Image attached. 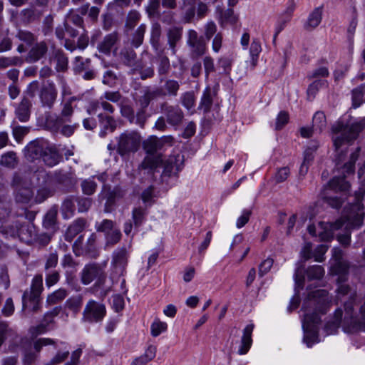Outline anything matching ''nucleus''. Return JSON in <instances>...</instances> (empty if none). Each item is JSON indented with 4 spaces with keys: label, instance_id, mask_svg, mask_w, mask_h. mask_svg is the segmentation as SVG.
Here are the masks:
<instances>
[{
    "label": "nucleus",
    "instance_id": "49530a36",
    "mask_svg": "<svg viewBox=\"0 0 365 365\" xmlns=\"http://www.w3.org/2000/svg\"><path fill=\"white\" fill-rule=\"evenodd\" d=\"M145 210L142 207H135L132 211V219L135 228H138L144 222Z\"/></svg>",
    "mask_w": 365,
    "mask_h": 365
},
{
    "label": "nucleus",
    "instance_id": "37998d69",
    "mask_svg": "<svg viewBox=\"0 0 365 365\" xmlns=\"http://www.w3.org/2000/svg\"><path fill=\"white\" fill-rule=\"evenodd\" d=\"M17 158L14 152H8L1 156L0 163L1 165L14 168L17 165Z\"/></svg>",
    "mask_w": 365,
    "mask_h": 365
},
{
    "label": "nucleus",
    "instance_id": "39448f33",
    "mask_svg": "<svg viewBox=\"0 0 365 365\" xmlns=\"http://www.w3.org/2000/svg\"><path fill=\"white\" fill-rule=\"evenodd\" d=\"M331 304V301L328 292L324 289H317L308 294L303 308L306 312L313 310L314 314H325Z\"/></svg>",
    "mask_w": 365,
    "mask_h": 365
},
{
    "label": "nucleus",
    "instance_id": "0e129e2a",
    "mask_svg": "<svg viewBox=\"0 0 365 365\" xmlns=\"http://www.w3.org/2000/svg\"><path fill=\"white\" fill-rule=\"evenodd\" d=\"M273 259L267 258L262 261L259 265V275L263 277L272 268L273 265Z\"/></svg>",
    "mask_w": 365,
    "mask_h": 365
},
{
    "label": "nucleus",
    "instance_id": "c9c22d12",
    "mask_svg": "<svg viewBox=\"0 0 365 365\" xmlns=\"http://www.w3.org/2000/svg\"><path fill=\"white\" fill-rule=\"evenodd\" d=\"M181 36L182 30L177 27L170 28L168 31V44L173 54L175 53V46L177 42L180 39Z\"/></svg>",
    "mask_w": 365,
    "mask_h": 365
},
{
    "label": "nucleus",
    "instance_id": "9d476101",
    "mask_svg": "<svg viewBox=\"0 0 365 365\" xmlns=\"http://www.w3.org/2000/svg\"><path fill=\"white\" fill-rule=\"evenodd\" d=\"M106 314L103 304L91 299L86 304L83 312V320L87 322H98L103 320Z\"/></svg>",
    "mask_w": 365,
    "mask_h": 365
},
{
    "label": "nucleus",
    "instance_id": "1a4fd4ad",
    "mask_svg": "<svg viewBox=\"0 0 365 365\" xmlns=\"http://www.w3.org/2000/svg\"><path fill=\"white\" fill-rule=\"evenodd\" d=\"M141 137L137 132L125 131L122 133L118 141V152L122 155L135 153L140 148Z\"/></svg>",
    "mask_w": 365,
    "mask_h": 365
},
{
    "label": "nucleus",
    "instance_id": "bf43d9fd",
    "mask_svg": "<svg viewBox=\"0 0 365 365\" xmlns=\"http://www.w3.org/2000/svg\"><path fill=\"white\" fill-rule=\"evenodd\" d=\"M160 3V0H148L145 9L149 16H153L158 14Z\"/></svg>",
    "mask_w": 365,
    "mask_h": 365
},
{
    "label": "nucleus",
    "instance_id": "6ab92c4d",
    "mask_svg": "<svg viewBox=\"0 0 365 365\" xmlns=\"http://www.w3.org/2000/svg\"><path fill=\"white\" fill-rule=\"evenodd\" d=\"M43 290V277L41 275H36L34 277L31 285V290L29 293L25 292L22 296L23 307L27 305V297H30L32 300H36L39 298Z\"/></svg>",
    "mask_w": 365,
    "mask_h": 365
},
{
    "label": "nucleus",
    "instance_id": "e433bc0d",
    "mask_svg": "<svg viewBox=\"0 0 365 365\" xmlns=\"http://www.w3.org/2000/svg\"><path fill=\"white\" fill-rule=\"evenodd\" d=\"M327 86L328 83L326 80L318 79L312 83L307 91L309 100H312L321 88L327 87Z\"/></svg>",
    "mask_w": 365,
    "mask_h": 365
},
{
    "label": "nucleus",
    "instance_id": "412c9836",
    "mask_svg": "<svg viewBox=\"0 0 365 365\" xmlns=\"http://www.w3.org/2000/svg\"><path fill=\"white\" fill-rule=\"evenodd\" d=\"M262 51V46L259 41L254 38L251 43L249 54L250 58L246 61V68L253 71L258 63L259 56Z\"/></svg>",
    "mask_w": 365,
    "mask_h": 365
},
{
    "label": "nucleus",
    "instance_id": "5701e85b",
    "mask_svg": "<svg viewBox=\"0 0 365 365\" xmlns=\"http://www.w3.org/2000/svg\"><path fill=\"white\" fill-rule=\"evenodd\" d=\"M128 254L125 248L116 250L113 254L112 264L115 272L122 274L127 264Z\"/></svg>",
    "mask_w": 365,
    "mask_h": 365
},
{
    "label": "nucleus",
    "instance_id": "20e7f679",
    "mask_svg": "<svg viewBox=\"0 0 365 365\" xmlns=\"http://www.w3.org/2000/svg\"><path fill=\"white\" fill-rule=\"evenodd\" d=\"M163 84L159 88L152 90H148L144 95L141 96L139 101L143 108L148 106L150 103L157 99L158 97H175L180 90V83L173 79H165L160 81Z\"/></svg>",
    "mask_w": 365,
    "mask_h": 365
},
{
    "label": "nucleus",
    "instance_id": "8fccbe9b",
    "mask_svg": "<svg viewBox=\"0 0 365 365\" xmlns=\"http://www.w3.org/2000/svg\"><path fill=\"white\" fill-rule=\"evenodd\" d=\"M54 60L56 61V68L58 71H63L67 68L68 58L62 51H56Z\"/></svg>",
    "mask_w": 365,
    "mask_h": 365
},
{
    "label": "nucleus",
    "instance_id": "423d86ee",
    "mask_svg": "<svg viewBox=\"0 0 365 365\" xmlns=\"http://www.w3.org/2000/svg\"><path fill=\"white\" fill-rule=\"evenodd\" d=\"M76 101L78 98L75 96L66 100L60 116L51 113H46L45 126L53 130H58L66 122H70V118L73 112V103Z\"/></svg>",
    "mask_w": 365,
    "mask_h": 365
},
{
    "label": "nucleus",
    "instance_id": "a19ab883",
    "mask_svg": "<svg viewBox=\"0 0 365 365\" xmlns=\"http://www.w3.org/2000/svg\"><path fill=\"white\" fill-rule=\"evenodd\" d=\"M312 123L313 128L316 130L318 129L320 132L322 131L327 125L326 116L324 112L317 111L313 116Z\"/></svg>",
    "mask_w": 365,
    "mask_h": 365
},
{
    "label": "nucleus",
    "instance_id": "72a5a7b5",
    "mask_svg": "<svg viewBox=\"0 0 365 365\" xmlns=\"http://www.w3.org/2000/svg\"><path fill=\"white\" fill-rule=\"evenodd\" d=\"M59 346L58 351L56 354L47 363V365H58L64 361L69 355V351L66 348L63 347L65 346V343L60 341L57 343Z\"/></svg>",
    "mask_w": 365,
    "mask_h": 365
},
{
    "label": "nucleus",
    "instance_id": "a18cd8bd",
    "mask_svg": "<svg viewBox=\"0 0 365 365\" xmlns=\"http://www.w3.org/2000/svg\"><path fill=\"white\" fill-rule=\"evenodd\" d=\"M182 105L187 109L190 110L195 107V97L192 91L185 92L180 96Z\"/></svg>",
    "mask_w": 365,
    "mask_h": 365
},
{
    "label": "nucleus",
    "instance_id": "a211bd4d",
    "mask_svg": "<svg viewBox=\"0 0 365 365\" xmlns=\"http://www.w3.org/2000/svg\"><path fill=\"white\" fill-rule=\"evenodd\" d=\"M323 6L314 9L307 19L303 21L302 28L304 31L311 32L317 29L322 21Z\"/></svg>",
    "mask_w": 365,
    "mask_h": 365
},
{
    "label": "nucleus",
    "instance_id": "58836bf2",
    "mask_svg": "<svg viewBox=\"0 0 365 365\" xmlns=\"http://www.w3.org/2000/svg\"><path fill=\"white\" fill-rule=\"evenodd\" d=\"M68 295V292L65 289H59L47 297L46 302L48 304H55L63 301Z\"/></svg>",
    "mask_w": 365,
    "mask_h": 365
},
{
    "label": "nucleus",
    "instance_id": "f3484780",
    "mask_svg": "<svg viewBox=\"0 0 365 365\" xmlns=\"http://www.w3.org/2000/svg\"><path fill=\"white\" fill-rule=\"evenodd\" d=\"M163 114L166 122L174 128L179 127L184 119L183 112L178 106L165 105L163 108Z\"/></svg>",
    "mask_w": 365,
    "mask_h": 365
},
{
    "label": "nucleus",
    "instance_id": "f03ea898",
    "mask_svg": "<svg viewBox=\"0 0 365 365\" xmlns=\"http://www.w3.org/2000/svg\"><path fill=\"white\" fill-rule=\"evenodd\" d=\"M172 141L173 138L170 136L162 138L151 136L143 143L147 155L139 166V172L142 178L146 177L148 181L154 180L155 173L163 163L162 156L157 154V151L160 150L165 143H171Z\"/></svg>",
    "mask_w": 365,
    "mask_h": 365
},
{
    "label": "nucleus",
    "instance_id": "774afa93",
    "mask_svg": "<svg viewBox=\"0 0 365 365\" xmlns=\"http://www.w3.org/2000/svg\"><path fill=\"white\" fill-rule=\"evenodd\" d=\"M289 121V115L284 111H281L276 119L275 129L281 130Z\"/></svg>",
    "mask_w": 365,
    "mask_h": 365
},
{
    "label": "nucleus",
    "instance_id": "69168bd1",
    "mask_svg": "<svg viewBox=\"0 0 365 365\" xmlns=\"http://www.w3.org/2000/svg\"><path fill=\"white\" fill-rule=\"evenodd\" d=\"M329 247L326 245H319L314 250V258L317 262H323L324 259V255L328 250Z\"/></svg>",
    "mask_w": 365,
    "mask_h": 365
},
{
    "label": "nucleus",
    "instance_id": "f257e3e1",
    "mask_svg": "<svg viewBox=\"0 0 365 365\" xmlns=\"http://www.w3.org/2000/svg\"><path fill=\"white\" fill-rule=\"evenodd\" d=\"M365 194V190L360 188L355 192L354 202L345 207L341 218L334 222H319V237L322 241H330L334 237V232L339 230L344 225L345 232L344 234L337 235L336 237L341 245L348 247L351 242V228H359L363 224L364 205L362 200Z\"/></svg>",
    "mask_w": 365,
    "mask_h": 365
},
{
    "label": "nucleus",
    "instance_id": "c03bdc74",
    "mask_svg": "<svg viewBox=\"0 0 365 365\" xmlns=\"http://www.w3.org/2000/svg\"><path fill=\"white\" fill-rule=\"evenodd\" d=\"M85 226V222L83 220L75 221L71 225L66 232V238H73L80 232H81Z\"/></svg>",
    "mask_w": 365,
    "mask_h": 365
},
{
    "label": "nucleus",
    "instance_id": "dca6fc26",
    "mask_svg": "<svg viewBox=\"0 0 365 365\" xmlns=\"http://www.w3.org/2000/svg\"><path fill=\"white\" fill-rule=\"evenodd\" d=\"M13 185L16 187V200L17 202L26 203L32 198L34 192L31 186H24L20 175H15L14 176Z\"/></svg>",
    "mask_w": 365,
    "mask_h": 365
},
{
    "label": "nucleus",
    "instance_id": "de8ad7c7",
    "mask_svg": "<svg viewBox=\"0 0 365 365\" xmlns=\"http://www.w3.org/2000/svg\"><path fill=\"white\" fill-rule=\"evenodd\" d=\"M53 345L55 348H59L57 342L50 338H40L34 343V347L37 353H39L43 346Z\"/></svg>",
    "mask_w": 365,
    "mask_h": 365
},
{
    "label": "nucleus",
    "instance_id": "6e6d98bb",
    "mask_svg": "<svg viewBox=\"0 0 365 365\" xmlns=\"http://www.w3.org/2000/svg\"><path fill=\"white\" fill-rule=\"evenodd\" d=\"M96 228L97 231L103 232L106 235L108 232H110L115 228L114 222L110 220H103L101 222H96Z\"/></svg>",
    "mask_w": 365,
    "mask_h": 365
},
{
    "label": "nucleus",
    "instance_id": "603ef678",
    "mask_svg": "<svg viewBox=\"0 0 365 365\" xmlns=\"http://www.w3.org/2000/svg\"><path fill=\"white\" fill-rule=\"evenodd\" d=\"M16 38L24 42L26 45L31 46L36 41V37L28 31L20 30L16 34Z\"/></svg>",
    "mask_w": 365,
    "mask_h": 365
},
{
    "label": "nucleus",
    "instance_id": "2eb2a0df",
    "mask_svg": "<svg viewBox=\"0 0 365 365\" xmlns=\"http://www.w3.org/2000/svg\"><path fill=\"white\" fill-rule=\"evenodd\" d=\"M185 6V19L190 21L195 16L197 9V16L202 17L207 11V5L200 0H184Z\"/></svg>",
    "mask_w": 365,
    "mask_h": 365
},
{
    "label": "nucleus",
    "instance_id": "393cba45",
    "mask_svg": "<svg viewBox=\"0 0 365 365\" xmlns=\"http://www.w3.org/2000/svg\"><path fill=\"white\" fill-rule=\"evenodd\" d=\"M216 19L222 27L227 24H235L237 21V17L232 9H224L220 7L216 9Z\"/></svg>",
    "mask_w": 365,
    "mask_h": 365
},
{
    "label": "nucleus",
    "instance_id": "4c0bfd02",
    "mask_svg": "<svg viewBox=\"0 0 365 365\" xmlns=\"http://www.w3.org/2000/svg\"><path fill=\"white\" fill-rule=\"evenodd\" d=\"M353 106L357 108L365 101V83L352 91Z\"/></svg>",
    "mask_w": 365,
    "mask_h": 365
},
{
    "label": "nucleus",
    "instance_id": "9b49d317",
    "mask_svg": "<svg viewBox=\"0 0 365 365\" xmlns=\"http://www.w3.org/2000/svg\"><path fill=\"white\" fill-rule=\"evenodd\" d=\"M318 318L317 315L310 316L306 314L304 319L302 322V328L304 330V342L307 346H312L317 341L318 334Z\"/></svg>",
    "mask_w": 365,
    "mask_h": 365
},
{
    "label": "nucleus",
    "instance_id": "473e14b6",
    "mask_svg": "<svg viewBox=\"0 0 365 365\" xmlns=\"http://www.w3.org/2000/svg\"><path fill=\"white\" fill-rule=\"evenodd\" d=\"M180 160L177 159L175 156H170L166 160H163V174L167 176H170L173 173L180 170L178 162Z\"/></svg>",
    "mask_w": 365,
    "mask_h": 365
},
{
    "label": "nucleus",
    "instance_id": "b1692460",
    "mask_svg": "<svg viewBox=\"0 0 365 365\" xmlns=\"http://www.w3.org/2000/svg\"><path fill=\"white\" fill-rule=\"evenodd\" d=\"M325 271L321 265H313L309 267L306 271L303 279L298 276V289L304 286V280L306 277L309 281L319 280L323 278Z\"/></svg>",
    "mask_w": 365,
    "mask_h": 365
},
{
    "label": "nucleus",
    "instance_id": "ddd939ff",
    "mask_svg": "<svg viewBox=\"0 0 365 365\" xmlns=\"http://www.w3.org/2000/svg\"><path fill=\"white\" fill-rule=\"evenodd\" d=\"M48 142L38 139L29 143L26 147L25 156L31 160L41 159L45 149H48Z\"/></svg>",
    "mask_w": 365,
    "mask_h": 365
},
{
    "label": "nucleus",
    "instance_id": "864d4df0",
    "mask_svg": "<svg viewBox=\"0 0 365 365\" xmlns=\"http://www.w3.org/2000/svg\"><path fill=\"white\" fill-rule=\"evenodd\" d=\"M168 325L165 322L155 319L151 324V334L153 336H158L166 331Z\"/></svg>",
    "mask_w": 365,
    "mask_h": 365
},
{
    "label": "nucleus",
    "instance_id": "f704fd0d",
    "mask_svg": "<svg viewBox=\"0 0 365 365\" xmlns=\"http://www.w3.org/2000/svg\"><path fill=\"white\" fill-rule=\"evenodd\" d=\"M317 148V145H314L312 147H308L304 152V160L300 166L299 173L304 175L308 171L309 163L314 158V153Z\"/></svg>",
    "mask_w": 365,
    "mask_h": 365
},
{
    "label": "nucleus",
    "instance_id": "ea45409f",
    "mask_svg": "<svg viewBox=\"0 0 365 365\" xmlns=\"http://www.w3.org/2000/svg\"><path fill=\"white\" fill-rule=\"evenodd\" d=\"M22 63L21 58L19 56H1L0 57V69L21 65Z\"/></svg>",
    "mask_w": 365,
    "mask_h": 365
},
{
    "label": "nucleus",
    "instance_id": "7c9ffc66",
    "mask_svg": "<svg viewBox=\"0 0 365 365\" xmlns=\"http://www.w3.org/2000/svg\"><path fill=\"white\" fill-rule=\"evenodd\" d=\"M118 40V36L115 33L106 35L103 40L98 45V49L103 53H109Z\"/></svg>",
    "mask_w": 365,
    "mask_h": 365
},
{
    "label": "nucleus",
    "instance_id": "4be33fe9",
    "mask_svg": "<svg viewBox=\"0 0 365 365\" xmlns=\"http://www.w3.org/2000/svg\"><path fill=\"white\" fill-rule=\"evenodd\" d=\"M187 44L192 52L197 55H202L205 48V43L202 37H200L195 30H189L187 32Z\"/></svg>",
    "mask_w": 365,
    "mask_h": 365
},
{
    "label": "nucleus",
    "instance_id": "680f3d73",
    "mask_svg": "<svg viewBox=\"0 0 365 365\" xmlns=\"http://www.w3.org/2000/svg\"><path fill=\"white\" fill-rule=\"evenodd\" d=\"M314 252L312 250V244L311 242L304 243L300 252L302 259L304 261L309 260L314 257Z\"/></svg>",
    "mask_w": 365,
    "mask_h": 365
},
{
    "label": "nucleus",
    "instance_id": "7ed1b4c3",
    "mask_svg": "<svg viewBox=\"0 0 365 365\" xmlns=\"http://www.w3.org/2000/svg\"><path fill=\"white\" fill-rule=\"evenodd\" d=\"M365 128V117L351 125H347L341 120L336 122L332 126L334 145L338 150L343 145L349 144L358 137L359 133Z\"/></svg>",
    "mask_w": 365,
    "mask_h": 365
},
{
    "label": "nucleus",
    "instance_id": "4d7b16f0",
    "mask_svg": "<svg viewBox=\"0 0 365 365\" xmlns=\"http://www.w3.org/2000/svg\"><path fill=\"white\" fill-rule=\"evenodd\" d=\"M82 303V298L81 296H76L69 298L66 302V307L73 310V312H78Z\"/></svg>",
    "mask_w": 365,
    "mask_h": 365
},
{
    "label": "nucleus",
    "instance_id": "5fc2aeb1",
    "mask_svg": "<svg viewBox=\"0 0 365 365\" xmlns=\"http://www.w3.org/2000/svg\"><path fill=\"white\" fill-rule=\"evenodd\" d=\"M140 19V14L138 11L135 10L130 11L127 16L125 26L129 29H132L139 21Z\"/></svg>",
    "mask_w": 365,
    "mask_h": 365
},
{
    "label": "nucleus",
    "instance_id": "e2e57ef3",
    "mask_svg": "<svg viewBox=\"0 0 365 365\" xmlns=\"http://www.w3.org/2000/svg\"><path fill=\"white\" fill-rule=\"evenodd\" d=\"M251 214L252 211L250 210H243L241 215L237 219V227L242 228V227H244L248 222Z\"/></svg>",
    "mask_w": 365,
    "mask_h": 365
},
{
    "label": "nucleus",
    "instance_id": "6e6552de",
    "mask_svg": "<svg viewBox=\"0 0 365 365\" xmlns=\"http://www.w3.org/2000/svg\"><path fill=\"white\" fill-rule=\"evenodd\" d=\"M34 235V227L29 225H16L15 227L4 225L2 230H0V242L4 239L18 237L21 241L29 243Z\"/></svg>",
    "mask_w": 365,
    "mask_h": 365
},
{
    "label": "nucleus",
    "instance_id": "3c124183",
    "mask_svg": "<svg viewBox=\"0 0 365 365\" xmlns=\"http://www.w3.org/2000/svg\"><path fill=\"white\" fill-rule=\"evenodd\" d=\"M146 26L145 24H141L136 30L134 34L132 43L135 47H139L143 41L144 38V34L145 33Z\"/></svg>",
    "mask_w": 365,
    "mask_h": 365
},
{
    "label": "nucleus",
    "instance_id": "4468645a",
    "mask_svg": "<svg viewBox=\"0 0 365 365\" xmlns=\"http://www.w3.org/2000/svg\"><path fill=\"white\" fill-rule=\"evenodd\" d=\"M58 95V91L53 82L47 81L40 91L39 98L41 104L44 107L51 108L54 104Z\"/></svg>",
    "mask_w": 365,
    "mask_h": 365
},
{
    "label": "nucleus",
    "instance_id": "13d9d810",
    "mask_svg": "<svg viewBox=\"0 0 365 365\" xmlns=\"http://www.w3.org/2000/svg\"><path fill=\"white\" fill-rule=\"evenodd\" d=\"M155 197L153 185L148 186L141 194V199L145 204L151 205Z\"/></svg>",
    "mask_w": 365,
    "mask_h": 365
},
{
    "label": "nucleus",
    "instance_id": "052dcab7",
    "mask_svg": "<svg viewBox=\"0 0 365 365\" xmlns=\"http://www.w3.org/2000/svg\"><path fill=\"white\" fill-rule=\"evenodd\" d=\"M21 15L24 21H31L37 18L39 14L34 8L30 7L23 9L21 12Z\"/></svg>",
    "mask_w": 365,
    "mask_h": 365
},
{
    "label": "nucleus",
    "instance_id": "c756f323",
    "mask_svg": "<svg viewBox=\"0 0 365 365\" xmlns=\"http://www.w3.org/2000/svg\"><path fill=\"white\" fill-rule=\"evenodd\" d=\"M31 106V101L29 98L24 97L22 99L15 111L16 115L20 121L26 122L29 119Z\"/></svg>",
    "mask_w": 365,
    "mask_h": 365
},
{
    "label": "nucleus",
    "instance_id": "2f4dec72",
    "mask_svg": "<svg viewBox=\"0 0 365 365\" xmlns=\"http://www.w3.org/2000/svg\"><path fill=\"white\" fill-rule=\"evenodd\" d=\"M342 314L343 312L341 309H337L335 311L334 319L328 322L324 327V331L327 335L336 333L341 322Z\"/></svg>",
    "mask_w": 365,
    "mask_h": 365
},
{
    "label": "nucleus",
    "instance_id": "f8f14e48",
    "mask_svg": "<svg viewBox=\"0 0 365 365\" xmlns=\"http://www.w3.org/2000/svg\"><path fill=\"white\" fill-rule=\"evenodd\" d=\"M355 165L353 163L348 162L344 165L343 176H335L328 183V186L331 190L335 191L346 192L350 187V185L348 181L345 180V173L346 174L354 173Z\"/></svg>",
    "mask_w": 365,
    "mask_h": 365
},
{
    "label": "nucleus",
    "instance_id": "0eeeda50",
    "mask_svg": "<svg viewBox=\"0 0 365 365\" xmlns=\"http://www.w3.org/2000/svg\"><path fill=\"white\" fill-rule=\"evenodd\" d=\"M34 180L38 187L36 200L41 202L53 192V179L45 170H37L33 174L31 185L35 184Z\"/></svg>",
    "mask_w": 365,
    "mask_h": 365
},
{
    "label": "nucleus",
    "instance_id": "a878e982",
    "mask_svg": "<svg viewBox=\"0 0 365 365\" xmlns=\"http://www.w3.org/2000/svg\"><path fill=\"white\" fill-rule=\"evenodd\" d=\"M101 273L99 267L95 264L86 265L81 272V282L83 284H89Z\"/></svg>",
    "mask_w": 365,
    "mask_h": 365
},
{
    "label": "nucleus",
    "instance_id": "cd10ccee",
    "mask_svg": "<svg viewBox=\"0 0 365 365\" xmlns=\"http://www.w3.org/2000/svg\"><path fill=\"white\" fill-rule=\"evenodd\" d=\"M48 47L45 42L36 43L29 51L26 61L28 63H34L41 59L47 52Z\"/></svg>",
    "mask_w": 365,
    "mask_h": 365
},
{
    "label": "nucleus",
    "instance_id": "c85d7f7f",
    "mask_svg": "<svg viewBox=\"0 0 365 365\" xmlns=\"http://www.w3.org/2000/svg\"><path fill=\"white\" fill-rule=\"evenodd\" d=\"M349 265L345 261L333 262L331 266V273L338 275L337 282H344L349 272Z\"/></svg>",
    "mask_w": 365,
    "mask_h": 365
},
{
    "label": "nucleus",
    "instance_id": "bb28decb",
    "mask_svg": "<svg viewBox=\"0 0 365 365\" xmlns=\"http://www.w3.org/2000/svg\"><path fill=\"white\" fill-rule=\"evenodd\" d=\"M254 329V324H247L243 330V335L241 339V344L237 351V353L240 355L246 354L250 350L252 344V334Z\"/></svg>",
    "mask_w": 365,
    "mask_h": 365
},
{
    "label": "nucleus",
    "instance_id": "338daca9",
    "mask_svg": "<svg viewBox=\"0 0 365 365\" xmlns=\"http://www.w3.org/2000/svg\"><path fill=\"white\" fill-rule=\"evenodd\" d=\"M99 120L104 128H110V131H113L116 126L115 121L110 116H106L103 114L98 115Z\"/></svg>",
    "mask_w": 365,
    "mask_h": 365
},
{
    "label": "nucleus",
    "instance_id": "09e8293b",
    "mask_svg": "<svg viewBox=\"0 0 365 365\" xmlns=\"http://www.w3.org/2000/svg\"><path fill=\"white\" fill-rule=\"evenodd\" d=\"M94 177L84 180L81 182L83 192L87 195H93L96 189L97 184L93 180Z\"/></svg>",
    "mask_w": 365,
    "mask_h": 365
},
{
    "label": "nucleus",
    "instance_id": "79ce46f5",
    "mask_svg": "<svg viewBox=\"0 0 365 365\" xmlns=\"http://www.w3.org/2000/svg\"><path fill=\"white\" fill-rule=\"evenodd\" d=\"M61 212L64 218H71L75 212V205L72 199L65 200L61 205Z\"/></svg>",
    "mask_w": 365,
    "mask_h": 365
},
{
    "label": "nucleus",
    "instance_id": "aec40b11",
    "mask_svg": "<svg viewBox=\"0 0 365 365\" xmlns=\"http://www.w3.org/2000/svg\"><path fill=\"white\" fill-rule=\"evenodd\" d=\"M62 152L63 150L60 145L56 148L48 143V148L45 149L41 159L46 165L53 167L61 160L60 153H62Z\"/></svg>",
    "mask_w": 365,
    "mask_h": 365
}]
</instances>
